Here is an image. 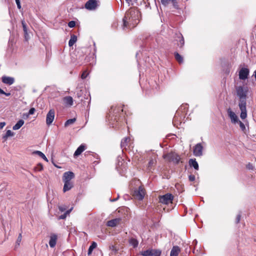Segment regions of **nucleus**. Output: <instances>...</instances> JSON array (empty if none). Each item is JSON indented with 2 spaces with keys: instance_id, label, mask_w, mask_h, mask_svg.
Here are the masks:
<instances>
[{
  "instance_id": "49",
  "label": "nucleus",
  "mask_w": 256,
  "mask_h": 256,
  "mask_svg": "<svg viewBox=\"0 0 256 256\" xmlns=\"http://www.w3.org/2000/svg\"><path fill=\"white\" fill-rule=\"evenodd\" d=\"M58 209L60 212H64L66 210V208L62 206H60Z\"/></svg>"
},
{
  "instance_id": "41",
  "label": "nucleus",
  "mask_w": 256,
  "mask_h": 256,
  "mask_svg": "<svg viewBox=\"0 0 256 256\" xmlns=\"http://www.w3.org/2000/svg\"><path fill=\"white\" fill-rule=\"evenodd\" d=\"M22 234H20L18 238V239L16 240V244H18V245H20V244L22 240Z\"/></svg>"
},
{
  "instance_id": "15",
  "label": "nucleus",
  "mask_w": 256,
  "mask_h": 256,
  "mask_svg": "<svg viewBox=\"0 0 256 256\" xmlns=\"http://www.w3.org/2000/svg\"><path fill=\"white\" fill-rule=\"evenodd\" d=\"M2 80L3 83L8 85H12L14 82V78L6 76H2Z\"/></svg>"
},
{
  "instance_id": "8",
  "label": "nucleus",
  "mask_w": 256,
  "mask_h": 256,
  "mask_svg": "<svg viewBox=\"0 0 256 256\" xmlns=\"http://www.w3.org/2000/svg\"><path fill=\"white\" fill-rule=\"evenodd\" d=\"M202 146L200 143H198L194 148L193 154L196 156H200L202 155Z\"/></svg>"
},
{
  "instance_id": "56",
  "label": "nucleus",
  "mask_w": 256,
  "mask_h": 256,
  "mask_svg": "<svg viewBox=\"0 0 256 256\" xmlns=\"http://www.w3.org/2000/svg\"><path fill=\"white\" fill-rule=\"evenodd\" d=\"M111 112H111V111H110V115H111V114H111Z\"/></svg>"
},
{
  "instance_id": "11",
  "label": "nucleus",
  "mask_w": 256,
  "mask_h": 256,
  "mask_svg": "<svg viewBox=\"0 0 256 256\" xmlns=\"http://www.w3.org/2000/svg\"><path fill=\"white\" fill-rule=\"evenodd\" d=\"M162 4L164 6H167L172 4L175 9H178L179 6L176 0H160Z\"/></svg>"
},
{
  "instance_id": "7",
  "label": "nucleus",
  "mask_w": 256,
  "mask_h": 256,
  "mask_svg": "<svg viewBox=\"0 0 256 256\" xmlns=\"http://www.w3.org/2000/svg\"><path fill=\"white\" fill-rule=\"evenodd\" d=\"M250 70L247 68H242L239 71V78L240 80H246L248 78Z\"/></svg>"
},
{
  "instance_id": "37",
  "label": "nucleus",
  "mask_w": 256,
  "mask_h": 256,
  "mask_svg": "<svg viewBox=\"0 0 256 256\" xmlns=\"http://www.w3.org/2000/svg\"><path fill=\"white\" fill-rule=\"evenodd\" d=\"M155 162L153 159L150 160L148 164V168L150 170L154 166Z\"/></svg>"
},
{
  "instance_id": "26",
  "label": "nucleus",
  "mask_w": 256,
  "mask_h": 256,
  "mask_svg": "<svg viewBox=\"0 0 256 256\" xmlns=\"http://www.w3.org/2000/svg\"><path fill=\"white\" fill-rule=\"evenodd\" d=\"M77 40V37L76 36L73 34L72 35L70 36V40L68 42V46H72L76 42Z\"/></svg>"
},
{
  "instance_id": "46",
  "label": "nucleus",
  "mask_w": 256,
  "mask_h": 256,
  "mask_svg": "<svg viewBox=\"0 0 256 256\" xmlns=\"http://www.w3.org/2000/svg\"><path fill=\"white\" fill-rule=\"evenodd\" d=\"M36 111L35 108H30L28 112V114L32 115Z\"/></svg>"
},
{
  "instance_id": "50",
  "label": "nucleus",
  "mask_w": 256,
  "mask_h": 256,
  "mask_svg": "<svg viewBox=\"0 0 256 256\" xmlns=\"http://www.w3.org/2000/svg\"><path fill=\"white\" fill-rule=\"evenodd\" d=\"M247 168L250 169V170H252L253 169V166H252V164H249L247 166Z\"/></svg>"
},
{
  "instance_id": "44",
  "label": "nucleus",
  "mask_w": 256,
  "mask_h": 256,
  "mask_svg": "<svg viewBox=\"0 0 256 256\" xmlns=\"http://www.w3.org/2000/svg\"><path fill=\"white\" fill-rule=\"evenodd\" d=\"M16 4L19 10H20L22 7H21L20 0H16Z\"/></svg>"
},
{
  "instance_id": "39",
  "label": "nucleus",
  "mask_w": 256,
  "mask_h": 256,
  "mask_svg": "<svg viewBox=\"0 0 256 256\" xmlns=\"http://www.w3.org/2000/svg\"><path fill=\"white\" fill-rule=\"evenodd\" d=\"M76 26V22L74 21H73V20H72V21H70L68 23V26L70 27V28H74V27Z\"/></svg>"
},
{
  "instance_id": "34",
  "label": "nucleus",
  "mask_w": 256,
  "mask_h": 256,
  "mask_svg": "<svg viewBox=\"0 0 256 256\" xmlns=\"http://www.w3.org/2000/svg\"><path fill=\"white\" fill-rule=\"evenodd\" d=\"M76 120V118H73L67 120L64 123V126H68L74 124Z\"/></svg>"
},
{
  "instance_id": "22",
  "label": "nucleus",
  "mask_w": 256,
  "mask_h": 256,
  "mask_svg": "<svg viewBox=\"0 0 256 256\" xmlns=\"http://www.w3.org/2000/svg\"><path fill=\"white\" fill-rule=\"evenodd\" d=\"M64 100L65 104L69 106H71L73 104V99L72 96H67L64 98Z\"/></svg>"
},
{
  "instance_id": "48",
  "label": "nucleus",
  "mask_w": 256,
  "mask_h": 256,
  "mask_svg": "<svg viewBox=\"0 0 256 256\" xmlns=\"http://www.w3.org/2000/svg\"><path fill=\"white\" fill-rule=\"evenodd\" d=\"M6 126L5 122H0V129H2Z\"/></svg>"
},
{
  "instance_id": "42",
  "label": "nucleus",
  "mask_w": 256,
  "mask_h": 256,
  "mask_svg": "<svg viewBox=\"0 0 256 256\" xmlns=\"http://www.w3.org/2000/svg\"><path fill=\"white\" fill-rule=\"evenodd\" d=\"M0 94H4L6 95V96H10V93L8 92V93H6V92H5L2 89H1L0 88Z\"/></svg>"
},
{
  "instance_id": "14",
  "label": "nucleus",
  "mask_w": 256,
  "mask_h": 256,
  "mask_svg": "<svg viewBox=\"0 0 256 256\" xmlns=\"http://www.w3.org/2000/svg\"><path fill=\"white\" fill-rule=\"evenodd\" d=\"M176 36L177 38L176 40L179 42L178 44V46L180 48H182L184 44V38L180 33H176Z\"/></svg>"
},
{
  "instance_id": "10",
  "label": "nucleus",
  "mask_w": 256,
  "mask_h": 256,
  "mask_svg": "<svg viewBox=\"0 0 256 256\" xmlns=\"http://www.w3.org/2000/svg\"><path fill=\"white\" fill-rule=\"evenodd\" d=\"M98 6V2L96 0H88L85 4L86 8L88 10H94Z\"/></svg>"
},
{
  "instance_id": "2",
  "label": "nucleus",
  "mask_w": 256,
  "mask_h": 256,
  "mask_svg": "<svg viewBox=\"0 0 256 256\" xmlns=\"http://www.w3.org/2000/svg\"><path fill=\"white\" fill-rule=\"evenodd\" d=\"M237 96L239 98L238 106L241 111L240 118L245 119L247 116L246 108V98L248 94V88L244 86H238L236 88Z\"/></svg>"
},
{
  "instance_id": "32",
  "label": "nucleus",
  "mask_w": 256,
  "mask_h": 256,
  "mask_svg": "<svg viewBox=\"0 0 256 256\" xmlns=\"http://www.w3.org/2000/svg\"><path fill=\"white\" fill-rule=\"evenodd\" d=\"M72 208H70L68 210H67L63 214H62L59 216L58 219L59 220H64L65 219L67 216L68 214L70 212H71Z\"/></svg>"
},
{
  "instance_id": "38",
  "label": "nucleus",
  "mask_w": 256,
  "mask_h": 256,
  "mask_svg": "<svg viewBox=\"0 0 256 256\" xmlns=\"http://www.w3.org/2000/svg\"><path fill=\"white\" fill-rule=\"evenodd\" d=\"M240 124V126L241 128V130L243 131H244L246 130V126L244 123H242L241 121L239 120L238 122Z\"/></svg>"
},
{
  "instance_id": "16",
  "label": "nucleus",
  "mask_w": 256,
  "mask_h": 256,
  "mask_svg": "<svg viewBox=\"0 0 256 256\" xmlns=\"http://www.w3.org/2000/svg\"><path fill=\"white\" fill-rule=\"evenodd\" d=\"M57 239L58 236L56 234H52L50 235L49 241V244L50 248H54L56 246Z\"/></svg>"
},
{
  "instance_id": "51",
  "label": "nucleus",
  "mask_w": 256,
  "mask_h": 256,
  "mask_svg": "<svg viewBox=\"0 0 256 256\" xmlns=\"http://www.w3.org/2000/svg\"><path fill=\"white\" fill-rule=\"evenodd\" d=\"M118 25V22H114L112 24V28H116L117 26Z\"/></svg>"
},
{
  "instance_id": "54",
  "label": "nucleus",
  "mask_w": 256,
  "mask_h": 256,
  "mask_svg": "<svg viewBox=\"0 0 256 256\" xmlns=\"http://www.w3.org/2000/svg\"><path fill=\"white\" fill-rule=\"evenodd\" d=\"M114 120H116L117 122V118H116V116H115V118H114Z\"/></svg>"
},
{
  "instance_id": "27",
  "label": "nucleus",
  "mask_w": 256,
  "mask_h": 256,
  "mask_svg": "<svg viewBox=\"0 0 256 256\" xmlns=\"http://www.w3.org/2000/svg\"><path fill=\"white\" fill-rule=\"evenodd\" d=\"M176 60L180 63L182 64L184 62L183 58L178 52H175L174 53Z\"/></svg>"
},
{
  "instance_id": "6",
  "label": "nucleus",
  "mask_w": 256,
  "mask_h": 256,
  "mask_svg": "<svg viewBox=\"0 0 256 256\" xmlns=\"http://www.w3.org/2000/svg\"><path fill=\"white\" fill-rule=\"evenodd\" d=\"M134 196L138 200H142L144 196V190L142 186H140L138 190L134 191Z\"/></svg>"
},
{
  "instance_id": "12",
  "label": "nucleus",
  "mask_w": 256,
  "mask_h": 256,
  "mask_svg": "<svg viewBox=\"0 0 256 256\" xmlns=\"http://www.w3.org/2000/svg\"><path fill=\"white\" fill-rule=\"evenodd\" d=\"M74 177V174L72 172H65L62 176L63 182H71V180Z\"/></svg>"
},
{
  "instance_id": "1",
  "label": "nucleus",
  "mask_w": 256,
  "mask_h": 256,
  "mask_svg": "<svg viewBox=\"0 0 256 256\" xmlns=\"http://www.w3.org/2000/svg\"><path fill=\"white\" fill-rule=\"evenodd\" d=\"M140 12L135 8H130L122 19L124 30L134 28L140 22Z\"/></svg>"
},
{
  "instance_id": "17",
  "label": "nucleus",
  "mask_w": 256,
  "mask_h": 256,
  "mask_svg": "<svg viewBox=\"0 0 256 256\" xmlns=\"http://www.w3.org/2000/svg\"><path fill=\"white\" fill-rule=\"evenodd\" d=\"M86 145L84 144H82L75 151L74 154V157H76L80 155L86 150Z\"/></svg>"
},
{
  "instance_id": "31",
  "label": "nucleus",
  "mask_w": 256,
  "mask_h": 256,
  "mask_svg": "<svg viewBox=\"0 0 256 256\" xmlns=\"http://www.w3.org/2000/svg\"><path fill=\"white\" fill-rule=\"evenodd\" d=\"M130 138H124L121 141V147H125L127 145V143L130 141Z\"/></svg>"
},
{
  "instance_id": "45",
  "label": "nucleus",
  "mask_w": 256,
  "mask_h": 256,
  "mask_svg": "<svg viewBox=\"0 0 256 256\" xmlns=\"http://www.w3.org/2000/svg\"><path fill=\"white\" fill-rule=\"evenodd\" d=\"M189 180L193 182L195 180V176L194 175L190 174L188 176Z\"/></svg>"
},
{
  "instance_id": "47",
  "label": "nucleus",
  "mask_w": 256,
  "mask_h": 256,
  "mask_svg": "<svg viewBox=\"0 0 256 256\" xmlns=\"http://www.w3.org/2000/svg\"><path fill=\"white\" fill-rule=\"evenodd\" d=\"M87 76L88 73L86 72H84L81 75V78L82 79H85L87 77Z\"/></svg>"
},
{
  "instance_id": "35",
  "label": "nucleus",
  "mask_w": 256,
  "mask_h": 256,
  "mask_svg": "<svg viewBox=\"0 0 256 256\" xmlns=\"http://www.w3.org/2000/svg\"><path fill=\"white\" fill-rule=\"evenodd\" d=\"M43 169V166L42 164L39 163L37 164V166L34 168V170L35 171H41Z\"/></svg>"
},
{
  "instance_id": "33",
  "label": "nucleus",
  "mask_w": 256,
  "mask_h": 256,
  "mask_svg": "<svg viewBox=\"0 0 256 256\" xmlns=\"http://www.w3.org/2000/svg\"><path fill=\"white\" fill-rule=\"evenodd\" d=\"M141 254L143 256H152V249L142 252Z\"/></svg>"
},
{
  "instance_id": "23",
  "label": "nucleus",
  "mask_w": 256,
  "mask_h": 256,
  "mask_svg": "<svg viewBox=\"0 0 256 256\" xmlns=\"http://www.w3.org/2000/svg\"><path fill=\"white\" fill-rule=\"evenodd\" d=\"M24 120H19L16 124L13 126L12 129L14 130H18L20 129L22 126L24 124Z\"/></svg>"
},
{
  "instance_id": "21",
  "label": "nucleus",
  "mask_w": 256,
  "mask_h": 256,
  "mask_svg": "<svg viewBox=\"0 0 256 256\" xmlns=\"http://www.w3.org/2000/svg\"><path fill=\"white\" fill-rule=\"evenodd\" d=\"M188 164L190 166L193 167L196 170H198V164L195 158L190 159Z\"/></svg>"
},
{
  "instance_id": "19",
  "label": "nucleus",
  "mask_w": 256,
  "mask_h": 256,
  "mask_svg": "<svg viewBox=\"0 0 256 256\" xmlns=\"http://www.w3.org/2000/svg\"><path fill=\"white\" fill-rule=\"evenodd\" d=\"M64 182L63 191L64 192L70 190L74 186L73 182Z\"/></svg>"
},
{
  "instance_id": "4",
  "label": "nucleus",
  "mask_w": 256,
  "mask_h": 256,
  "mask_svg": "<svg viewBox=\"0 0 256 256\" xmlns=\"http://www.w3.org/2000/svg\"><path fill=\"white\" fill-rule=\"evenodd\" d=\"M164 158H168L170 161L176 164H178L180 161V156L175 152H170L165 156Z\"/></svg>"
},
{
  "instance_id": "3",
  "label": "nucleus",
  "mask_w": 256,
  "mask_h": 256,
  "mask_svg": "<svg viewBox=\"0 0 256 256\" xmlns=\"http://www.w3.org/2000/svg\"><path fill=\"white\" fill-rule=\"evenodd\" d=\"M174 199V196L170 193H167L163 196H159V202L163 204H168L172 203Z\"/></svg>"
},
{
  "instance_id": "55",
  "label": "nucleus",
  "mask_w": 256,
  "mask_h": 256,
  "mask_svg": "<svg viewBox=\"0 0 256 256\" xmlns=\"http://www.w3.org/2000/svg\"><path fill=\"white\" fill-rule=\"evenodd\" d=\"M116 200H117V198H116V199H114V200H112L111 201H112V202H114V201H116Z\"/></svg>"
},
{
  "instance_id": "18",
  "label": "nucleus",
  "mask_w": 256,
  "mask_h": 256,
  "mask_svg": "<svg viewBox=\"0 0 256 256\" xmlns=\"http://www.w3.org/2000/svg\"><path fill=\"white\" fill-rule=\"evenodd\" d=\"M180 252V249L178 246H174L172 247L170 254V256H178Z\"/></svg>"
},
{
  "instance_id": "29",
  "label": "nucleus",
  "mask_w": 256,
  "mask_h": 256,
  "mask_svg": "<svg viewBox=\"0 0 256 256\" xmlns=\"http://www.w3.org/2000/svg\"><path fill=\"white\" fill-rule=\"evenodd\" d=\"M162 251L158 249H152V256H160Z\"/></svg>"
},
{
  "instance_id": "25",
  "label": "nucleus",
  "mask_w": 256,
  "mask_h": 256,
  "mask_svg": "<svg viewBox=\"0 0 256 256\" xmlns=\"http://www.w3.org/2000/svg\"><path fill=\"white\" fill-rule=\"evenodd\" d=\"M96 246L97 244L96 242H92L91 245L90 246L88 250V256L92 254V250H94V248H95L96 247Z\"/></svg>"
},
{
  "instance_id": "20",
  "label": "nucleus",
  "mask_w": 256,
  "mask_h": 256,
  "mask_svg": "<svg viewBox=\"0 0 256 256\" xmlns=\"http://www.w3.org/2000/svg\"><path fill=\"white\" fill-rule=\"evenodd\" d=\"M120 218H114L107 222V226L110 227H114L120 223Z\"/></svg>"
},
{
  "instance_id": "9",
  "label": "nucleus",
  "mask_w": 256,
  "mask_h": 256,
  "mask_svg": "<svg viewBox=\"0 0 256 256\" xmlns=\"http://www.w3.org/2000/svg\"><path fill=\"white\" fill-rule=\"evenodd\" d=\"M55 112L54 109H51L49 110L46 114V124L48 126L50 125L54 118Z\"/></svg>"
},
{
  "instance_id": "30",
  "label": "nucleus",
  "mask_w": 256,
  "mask_h": 256,
  "mask_svg": "<svg viewBox=\"0 0 256 256\" xmlns=\"http://www.w3.org/2000/svg\"><path fill=\"white\" fill-rule=\"evenodd\" d=\"M34 154H37L39 156L41 157L42 158H43L44 160L46 162H48V160L46 156L40 151L36 150L34 152Z\"/></svg>"
},
{
  "instance_id": "24",
  "label": "nucleus",
  "mask_w": 256,
  "mask_h": 256,
  "mask_svg": "<svg viewBox=\"0 0 256 256\" xmlns=\"http://www.w3.org/2000/svg\"><path fill=\"white\" fill-rule=\"evenodd\" d=\"M129 243L130 245H132L134 248H136L138 244V240L134 238H131L129 240Z\"/></svg>"
},
{
  "instance_id": "5",
  "label": "nucleus",
  "mask_w": 256,
  "mask_h": 256,
  "mask_svg": "<svg viewBox=\"0 0 256 256\" xmlns=\"http://www.w3.org/2000/svg\"><path fill=\"white\" fill-rule=\"evenodd\" d=\"M76 96L80 101L82 102L84 101V98L88 100L89 97H90V94L87 93L85 90H78Z\"/></svg>"
},
{
  "instance_id": "52",
  "label": "nucleus",
  "mask_w": 256,
  "mask_h": 256,
  "mask_svg": "<svg viewBox=\"0 0 256 256\" xmlns=\"http://www.w3.org/2000/svg\"><path fill=\"white\" fill-rule=\"evenodd\" d=\"M126 1L128 4H132V0H126Z\"/></svg>"
},
{
  "instance_id": "36",
  "label": "nucleus",
  "mask_w": 256,
  "mask_h": 256,
  "mask_svg": "<svg viewBox=\"0 0 256 256\" xmlns=\"http://www.w3.org/2000/svg\"><path fill=\"white\" fill-rule=\"evenodd\" d=\"M21 22H22V26L23 28L24 32H28V28H27L26 24V23L24 20H22Z\"/></svg>"
},
{
  "instance_id": "28",
  "label": "nucleus",
  "mask_w": 256,
  "mask_h": 256,
  "mask_svg": "<svg viewBox=\"0 0 256 256\" xmlns=\"http://www.w3.org/2000/svg\"><path fill=\"white\" fill-rule=\"evenodd\" d=\"M14 135V132H12L10 130H8L6 134L2 136V138L6 140L8 137L12 136Z\"/></svg>"
},
{
  "instance_id": "53",
  "label": "nucleus",
  "mask_w": 256,
  "mask_h": 256,
  "mask_svg": "<svg viewBox=\"0 0 256 256\" xmlns=\"http://www.w3.org/2000/svg\"><path fill=\"white\" fill-rule=\"evenodd\" d=\"M254 78L256 80V70L254 72Z\"/></svg>"
},
{
  "instance_id": "13",
  "label": "nucleus",
  "mask_w": 256,
  "mask_h": 256,
  "mask_svg": "<svg viewBox=\"0 0 256 256\" xmlns=\"http://www.w3.org/2000/svg\"><path fill=\"white\" fill-rule=\"evenodd\" d=\"M228 116L230 118L231 121L234 124L238 123L239 121L238 116L233 112L230 108L228 110Z\"/></svg>"
},
{
  "instance_id": "40",
  "label": "nucleus",
  "mask_w": 256,
  "mask_h": 256,
  "mask_svg": "<svg viewBox=\"0 0 256 256\" xmlns=\"http://www.w3.org/2000/svg\"><path fill=\"white\" fill-rule=\"evenodd\" d=\"M24 38L26 41H28L30 39V36L28 34V32H24Z\"/></svg>"
},
{
  "instance_id": "43",
  "label": "nucleus",
  "mask_w": 256,
  "mask_h": 256,
  "mask_svg": "<svg viewBox=\"0 0 256 256\" xmlns=\"http://www.w3.org/2000/svg\"><path fill=\"white\" fill-rule=\"evenodd\" d=\"M240 218H241L240 214H238L237 216H236V224L239 223V222H240Z\"/></svg>"
}]
</instances>
